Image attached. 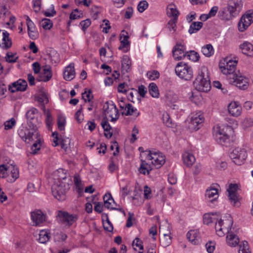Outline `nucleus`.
Instances as JSON below:
<instances>
[{"label":"nucleus","mask_w":253,"mask_h":253,"mask_svg":"<svg viewBox=\"0 0 253 253\" xmlns=\"http://www.w3.org/2000/svg\"><path fill=\"white\" fill-rule=\"evenodd\" d=\"M19 135L23 140L27 143H29L30 141H35L31 146L30 154L32 155L37 154L41 147L40 135L38 130L31 131L29 129L25 131L21 130L19 132Z\"/></svg>","instance_id":"1"},{"label":"nucleus","mask_w":253,"mask_h":253,"mask_svg":"<svg viewBox=\"0 0 253 253\" xmlns=\"http://www.w3.org/2000/svg\"><path fill=\"white\" fill-rule=\"evenodd\" d=\"M241 1L239 0H229L226 7L221 8L218 13V16L222 20H229L238 13L240 8Z\"/></svg>","instance_id":"2"},{"label":"nucleus","mask_w":253,"mask_h":253,"mask_svg":"<svg viewBox=\"0 0 253 253\" xmlns=\"http://www.w3.org/2000/svg\"><path fill=\"white\" fill-rule=\"evenodd\" d=\"M193 85L199 91L207 92L210 90L211 85L207 68L204 67L202 69L194 81Z\"/></svg>","instance_id":"3"},{"label":"nucleus","mask_w":253,"mask_h":253,"mask_svg":"<svg viewBox=\"0 0 253 253\" xmlns=\"http://www.w3.org/2000/svg\"><path fill=\"white\" fill-rule=\"evenodd\" d=\"M175 72L178 77L185 81H190L193 77L192 67L184 62H180L177 64L175 68Z\"/></svg>","instance_id":"4"},{"label":"nucleus","mask_w":253,"mask_h":253,"mask_svg":"<svg viewBox=\"0 0 253 253\" xmlns=\"http://www.w3.org/2000/svg\"><path fill=\"white\" fill-rule=\"evenodd\" d=\"M69 189L68 181L54 182L51 188L53 195L59 201H64L66 199V194Z\"/></svg>","instance_id":"5"},{"label":"nucleus","mask_w":253,"mask_h":253,"mask_svg":"<svg viewBox=\"0 0 253 253\" xmlns=\"http://www.w3.org/2000/svg\"><path fill=\"white\" fill-rule=\"evenodd\" d=\"M232 130V127L228 126H225L222 128L219 127L215 134L216 141L222 145L228 146L230 144L228 132H231Z\"/></svg>","instance_id":"6"},{"label":"nucleus","mask_w":253,"mask_h":253,"mask_svg":"<svg viewBox=\"0 0 253 253\" xmlns=\"http://www.w3.org/2000/svg\"><path fill=\"white\" fill-rule=\"evenodd\" d=\"M233 224V220L230 216L228 218L220 219L215 225V229L218 236H224L225 233H229Z\"/></svg>","instance_id":"7"},{"label":"nucleus","mask_w":253,"mask_h":253,"mask_svg":"<svg viewBox=\"0 0 253 253\" xmlns=\"http://www.w3.org/2000/svg\"><path fill=\"white\" fill-rule=\"evenodd\" d=\"M38 112L37 109L33 107L26 114L27 124L31 131H38V126L41 124V122L39 121L37 116Z\"/></svg>","instance_id":"8"},{"label":"nucleus","mask_w":253,"mask_h":253,"mask_svg":"<svg viewBox=\"0 0 253 253\" xmlns=\"http://www.w3.org/2000/svg\"><path fill=\"white\" fill-rule=\"evenodd\" d=\"M56 218L58 222L70 227L77 221L78 215L76 214H70L65 211H58Z\"/></svg>","instance_id":"9"},{"label":"nucleus","mask_w":253,"mask_h":253,"mask_svg":"<svg viewBox=\"0 0 253 253\" xmlns=\"http://www.w3.org/2000/svg\"><path fill=\"white\" fill-rule=\"evenodd\" d=\"M239 189V185L236 183H231L227 191L228 193V199L231 204L236 207H239L241 205L240 197L237 193V191Z\"/></svg>","instance_id":"10"},{"label":"nucleus","mask_w":253,"mask_h":253,"mask_svg":"<svg viewBox=\"0 0 253 253\" xmlns=\"http://www.w3.org/2000/svg\"><path fill=\"white\" fill-rule=\"evenodd\" d=\"M148 152L147 158L152 160V164L157 169L160 168L165 163V156L163 153L155 150H149Z\"/></svg>","instance_id":"11"},{"label":"nucleus","mask_w":253,"mask_h":253,"mask_svg":"<svg viewBox=\"0 0 253 253\" xmlns=\"http://www.w3.org/2000/svg\"><path fill=\"white\" fill-rule=\"evenodd\" d=\"M230 158L237 165H241L247 157V151L245 149L236 148L230 154Z\"/></svg>","instance_id":"12"},{"label":"nucleus","mask_w":253,"mask_h":253,"mask_svg":"<svg viewBox=\"0 0 253 253\" xmlns=\"http://www.w3.org/2000/svg\"><path fill=\"white\" fill-rule=\"evenodd\" d=\"M232 77L228 78L229 83L234 84L240 89L245 90L248 88L249 84L248 79L237 74H232Z\"/></svg>","instance_id":"13"},{"label":"nucleus","mask_w":253,"mask_h":253,"mask_svg":"<svg viewBox=\"0 0 253 253\" xmlns=\"http://www.w3.org/2000/svg\"><path fill=\"white\" fill-rule=\"evenodd\" d=\"M46 214L41 210H35L31 212V217L33 225L37 226L43 223L46 220Z\"/></svg>","instance_id":"14"},{"label":"nucleus","mask_w":253,"mask_h":253,"mask_svg":"<svg viewBox=\"0 0 253 253\" xmlns=\"http://www.w3.org/2000/svg\"><path fill=\"white\" fill-rule=\"evenodd\" d=\"M237 61L229 60L226 62V65L222 66L220 65L219 67L221 71L223 74L228 75V78L231 77V75L237 74L235 73Z\"/></svg>","instance_id":"15"},{"label":"nucleus","mask_w":253,"mask_h":253,"mask_svg":"<svg viewBox=\"0 0 253 253\" xmlns=\"http://www.w3.org/2000/svg\"><path fill=\"white\" fill-rule=\"evenodd\" d=\"M205 196L207 199V202L210 207H213L217 204V199L218 197L217 189L211 188L207 189Z\"/></svg>","instance_id":"16"},{"label":"nucleus","mask_w":253,"mask_h":253,"mask_svg":"<svg viewBox=\"0 0 253 253\" xmlns=\"http://www.w3.org/2000/svg\"><path fill=\"white\" fill-rule=\"evenodd\" d=\"M188 52L185 51V47L184 45L177 43L173 47L172 54L174 58L176 60H180L185 58Z\"/></svg>","instance_id":"17"},{"label":"nucleus","mask_w":253,"mask_h":253,"mask_svg":"<svg viewBox=\"0 0 253 253\" xmlns=\"http://www.w3.org/2000/svg\"><path fill=\"white\" fill-rule=\"evenodd\" d=\"M204 120L205 118L201 112L193 114L191 117V126L195 130H197L204 122Z\"/></svg>","instance_id":"18"},{"label":"nucleus","mask_w":253,"mask_h":253,"mask_svg":"<svg viewBox=\"0 0 253 253\" xmlns=\"http://www.w3.org/2000/svg\"><path fill=\"white\" fill-rule=\"evenodd\" d=\"M27 86V82L22 79H19L17 81L13 83L11 85H9V90L11 92L16 91H24Z\"/></svg>","instance_id":"19"},{"label":"nucleus","mask_w":253,"mask_h":253,"mask_svg":"<svg viewBox=\"0 0 253 253\" xmlns=\"http://www.w3.org/2000/svg\"><path fill=\"white\" fill-rule=\"evenodd\" d=\"M42 74V75H41L37 78L38 81L46 82L49 81L52 76L50 66L48 65L43 66Z\"/></svg>","instance_id":"20"},{"label":"nucleus","mask_w":253,"mask_h":253,"mask_svg":"<svg viewBox=\"0 0 253 253\" xmlns=\"http://www.w3.org/2000/svg\"><path fill=\"white\" fill-rule=\"evenodd\" d=\"M228 112L233 117H238L242 113V107L237 102H232L228 106Z\"/></svg>","instance_id":"21"},{"label":"nucleus","mask_w":253,"mask_h":253,"mask_svg":"<svg viewBox=\"0 0 253 253\" xmlns=\"http://www.w3.org/2000/svg\"><path fill=\"white\" fill-rule=\"evenodd\" d=\"M75 75L74 64L71 63L65 68L63 74V78L66 81H71L75 78Z\"/></svg>","instance_id":"22"},{"label":"nucleus","mask_w":253,"mask_h":253,"mask_svg":"<svg viewBox=\"0 0 253 253\" xmlns=\"http://www.w3.org/2000/svg\"><path fill=\"white\" fill-rule=\"evenodd\" d=\"M9 177L7 181L12 183L14 182L19 177V170L18 169L15 167V166L11 164L9 165L8 169Z\"/></svg>","instance_id":"23"},{"label":"nucleus","mask_w":253,"mask_h":253,"mask_svg":"<svg viewBox=\"0 0 253 253\" xmlns=\"http://www.w3.org/2000/svg\"><path fill=\"white\" fill-rule=\"evenodd\" d=\"M54 179L56 180L55 182H60V181H68L70 179H67V174L66 171L62 169H58L54 173Z\"/></svg>","instance_id":"24"},{"label":"nucleus","mask_w":253,"mask_h":253,"mask_svg":"<svg viewBox=\"0 0 253 253\" xmlns=\"http://www.w3.org/2000/svg\"><path fill=\"white\" fill-rule=\"evenodd\" d=\"M240 48L243 54L250 56L253 55V45L251 43L245 42L240 45Z\"/></svg>","instance_id":"25"},{"label":"nucleus","mask_w":253,"mask_h":253,"mask_svg":"<svg viewBox=\"0 0 253 253\" xmlns=\"http://www.w3.org/2000/svg\"><path fill=\"white\" fill-rule=\"evenodd\" d=\"M9 34L7 31L2 33V42L0 43V46L4 49H7L11 47L12 42L9 37Z\"/></svg>","instance_id":"26"},{"label":"nucleus","mask_w":253,"mask_h":253,"mask_svg":"<svg viewBox=\"0 0 253 253\" xmlns=\"http://www.w3.org/2000/svg\"><path fill=\"white\" fill-rule=\"evenodd\" d=\"M253 21L249 19V18L244 15L242 16L238 23L239 30L243 32L246 30L251 24Z\"/></svg>","instance_id":"27"},{"label":"nucleus","mask_w":253,"mask_h":253,"mask_svg":"<svg viewBox=\"0 0 253 253\" xmlns=\"http://www.w3.org/2000/svg\"><path fill=\"white\" fill-rule=\"evenodd\" d=\"M187 238L193 244H198L200 241V238L198 232L196 230H190L187 233Z\"/></svg>","instance_id":"28"},{"label":"nucleus","mask_w":253,"mask_h":253,"mask_svg":"<svg viewBox=\"0 0 253 253\" xmlns=\"http://www.w3.org/2000/svg\"><path fill=\"white\" fill-rule=\"evenodd\" d=\"M126 112H123L122 115L125 116H134L138 117L140 115V113L137 111V109L134 108L131 104L128 103L125 106Z\"/></svg>","instance_id":"29"},{"label":"nucleus","mask_w":253,"mask_h":253,"mask_svg":"<svg viewBox=\"0 0 253 253\" xmlns=\"http://www.w3.org/2000/svg\"><path fill=\"white\" fill-rule=\"evenodd\" d=\"M167 14L169 17L176 18L178 19L179 13L176 6L172 3L169 4L167 7Z\"/></svg>","instance_id":"30"},{"label":"nucleus","mask_w":253,"mask_h":253,"mask_svg":"<svg viewBox=\"0 0 253 253\" xmlns=\"http://www.w3.org/2000/svg\"><path fill=\"white\" fill-rule=\"evenodd\" d=\"M182 159L184 164L187 167L191 166L195 161L194 156L188 152H185L183 154Z\"/></svg>","instance_id":"31"},{"label":"nucleus","mask_w":253,"mask_h":253,"mask_svg":"<svg viewBox=\"0 0 253 253\" xmlns=\"http://www.w3.org/2000/svg\"><path fill=\"white\" fill-rule=\"evenodd\" d=\"M152 169L150 165L146 163L145 161L141 160V164L138 169L140 173L144 175L149 174Z\"/></svg>","instance_id":"32"},{"label":"nucleus","mask_w":253,"mask_h":253,"mask_svg":"<svg viewBox=\"0 0 253 253\" xmlns=\"http://www.w3.org/2000/svg\"><path fill=\"white\" fill-rule=\"evenodd\" d=\"M50 232L48 230H42L39 234L38 240L39 242L42 244H45L49 240L50 238Z\"/></svg>","instance_id":"33"},{"label":"nucleus","mask_w":253,"mask_h":253,"mask_svg":"<svg viewBox=\"0 0 253 253\" xmlns=\"http://www.w3.org/2000/svg\"><path fill=\"white\" fill-rule=\"evenodd\" d=\"M228 244L230 246H236L239 243V239L236 235L232 233H228L226 236Z\"/></svg>","instance_id":"34"},{"label":"nucleus","mask_w":253,"mask_h":253,"mask_svg":"<svg viewBox=\"0 0 253 253\" xmlns=\"http://www.w3.org/2000/svg\"><path fill=\"white\" fill-rule=\"evenodd\" d=\"M121 62L122 71L126 72H129L131 67V61L129 57L127 55L123 56Z\"/></svg>","instance_id":"35"},{"label":"nucleus","mask_w":253,"mask_h":253,"mask_svg":"<svg viewBox=\"0 0 253 253\" xmlns=\"http://www.w3.org/2000/svg\"><path fill=\"white\" fill-rule=\"evenodd\" d=\"M203 54L207 57L211 56L214 54V49L211 44H207L202 47Z\"/></svg>","instance_id":"36"},{"label":"nucleus","mask_w":253,"mask_h":253,"mask_svg":"<svg viewBox=\"0 0 253 253\" xmlns=\"http://www.w3.org/2000/svg\"><path fill=\"white\" fill-rule=\"evenodd\" d=\"M203 25V24L201 22H193L190 26L188 32L190 34L196 33L202 28Z\"/></svg>","instance_id":"37"},{"label":"nucleus","mask_w":253,"mask_h":253,"mask_svg":"<svg viewBox=\"0 0 253 253\" xmlns=\"http://www.w3.org/2000/svg\"><path fill=\"white\" fill-rule=\"evenodd\" d=\"M103 200L104 207L108 209L111 210V208L112 207L111 206L112 202L116 204L114 200L113 199L111 193H110L105 194V195L103 196Z\"/></svg>","instance_id":"38"},{"label":"nucleus","mask_w":253,"mask_h":253,"mask_svg":"<svg viewBox=\"0 0 253 253\" xmlns=\"http://www.w3.org/2000/svg\"><path fill=\"white\" fill-rule=\"evenodd\" d=\"M149 92L150 95L154 98H158L159 96V91L157 85L154 83H151L149 84Z\"/></svg>","instance_id":"39"},{"label":"nucleus","mask_w":253,"mask_h":253,"mask_svg":"<svg viewBox=\"0 0 253 253\" xmlns=\"http://www.w3.org/2000/svg\"><path fill=\"white\" fill-rule=\"evenodd\" d=\"M213 213L211 214L210 213H205L203 216V222L204 224L209 225L211 223H217L218 219L213 217Z\"/></svg>","instance_id":"40"},{"label":"nucleus","mask_w":253,"mask_h":253,"mask_svg":"<svg viewBox=\"0 0 253 253\" xmlns=\"http://www.w3.org/2000/svg\"><path fill=\"white\" fill-rule=\"evenodd\" d=\"M171 237L168 234H164L160 239L161 245L164 247L169 246L171 243Z\"/></svg>","instance_id":"41"},{"label":"nucleus","mask_w":253,"mask_h":253,"mask_svg":"<svg viewBox=\"0 0 253 253\" xmlns=\"http://www.w3.org/2000/svg\"><path fill=\"white\" fill-rule=\"evenodd\" d=\"M110 111H113L115 114V117H114L112 114H110L109 116L111 118V122H115L117 121L119 117V110L117 109L116 105L112 102L111 104L110 105Z\"/></svg>","instance_id":"42"},{"label":"nucleus","mask_w":253,"mask_h":253,"mask_svg":"<svg viewBox=\"0 0 253 253\" xmlns=\"http://www.w3.org/2000/svg\"><path fill=\"white\" fill-rule=\"evenodd\" d=\"M177 18H174L171 19L168 23L167 27L169 31L174 32L176 31V23L177 22Z\"/></svg>","instance_id":"43"},{"label":"nucleus","mask_w":253,"mask_h":253,"mask_svg":"<svg viewBox=\"0 0 253 253\" xmlns=\"http://www.w3.org/2000/svg\"><path fill=\"white\" fill-rule=\"evenodd\" d=\"M42 26L44 30H50L52 26L53 23L49 19L44 18L42 20Z\"/></svg>","instance_id":"44"},{"label":"nucleus","mask_w":253,"mask_h":253,"mask_svg":"<svg viewBox=\"0 0 253 253\" xmlns=\"http://www.w3.org/2000/svg\"><path fill=\"white\" fill-rule=\"evenodd\" d=\"M166 98L167 102L170 104L176 102L178 98L177 95L172 92L168 93L166 95Z\"/></svg>","instance_id":"45"},{"label":"nucleus","mask_w":253,"mask_h":253,"mask_svg":"<svg viewBox=\"0 0 253 253\" xmlns=\"http://www.w3.org/2000/svg\"><path fill=\"white\" fill-rule=\"evenodd\" d=\"M242 126L244 129L253 126V118H246L242 121Z\"/></svg>","instance_id":"46"},{"label":"nucleus","mask_w":253,"mask_h":253,"mask_svg":"<svg viewBox=\"0 0 253 253\" xmlns=\"http://www.w3.org/2000/svg\"><path fill=\"white\" fill-rule=\"evenodd\" d=\"M186 56L190 60L195 62L198 61L200 57L199 53L194 50H191L189 52H188Z\"/></svg>","instance_id":"47"},{"label":"nucleus","mask_w":253,"mask_h":253,"mask_svg":"<svg viewBox=\"0 0 253 253\" xmlns=\"http://www.w3.org/2000/svg\"><path fill=\"white\" fill-rule=\"evenodd\" d=\"M46 118H45V123L48 129H50L51 128V126L52 125V121L53 118L52 116L50 113L49 110H47L46 113Z\"/></svg>","instance_id":"48"},{"label":"nucleus","mask_w":253,"mask_h":253,"mask_svg":"<svg viewBox=\"0 0 253 253\" xmlns=\"http://www.w3.org/2000/svg\"><path fill=\"white\" fill-rule=\"evenodd\" d=\"M189 99L193 103L198 104L202 99V96L198 92L197 93L192 92V95L189 97Z\"/></svg>","instance_id":"49"},{"label":"nucleus","mask_w":253,"mask_h":253,"mask_svg":"<svg viewBox=\"0 0 253 253\" xmlns=\"http://www.w3.org/2000/svg\"><path fill=\"white\" fill-rule=\"evenodd\" d=\"M66 124L65 118L63 116H58L57 119L58 127L60 130L65 129V126Z\"/></svg>","instance_id":"50"},{"label":"nucleus","mask_w":253,"mask_h":253,"mask_svg":"<svg viewBox=\"0 0 253 253\" xmlns=\"http://www.w3.org/2000/svg\"><path fill=\"white\" fill-rule=\"evenodd\" d=\"M9 166L3 164L0 166V177H5L8 174Z\"/></svg>","instance_id":"51"},{"label":"nucleus","mask_w":253,"mask_h":253,"mask_svg":"<svg viewBox=\"0 0 253 253\" xmlns=\"http://www.w3.org/2000/svg\"><path fill=\"white\" fill-rule=\"evenodd\" d=\"M147 76L150 80H155L160 77V73L157 70H153L152 71H149L147 73Z\"/></svg>","instance_id":"52"},{"label":"nucleus","mask_w":253,"mask_h":253,"mask_svg":"<svg viewBox=\"0 0 253 253\" xmlns=\"http://www.w3.org/2000/svg\"><path fill=\"white\" fill-rule=\"evenodd\" d=\"M37 101L40 103L46 104L48 102V99L45 93L41 91L37 98Z\"/></svg>","instance_id":"53"},{"label":"nucleus","mask_w":253,"mask_h":253,"mask_svg":"<svg viewBox=\"0 0 253 253\" xmlns=\"http://www.w3.org/2000/svg\"><path fill=\"white\" fill-rule=\"evenodd\" d=\"M82 97L84 100V101L85 102L87 101L89 102H90V101L93 97L92 94L91 90L89 89L87 92L86 90H85L84 92L82 93Z\"/></svg>","instance_id":"54"},{"label":"nucleus","mask_w":253,"mask_h":253,"mask_svg":"<svg viewBox=\"0 0 253 253\" xmlns=\"http://www.w3.org/2000/svg\"><path fill=\"white\" fill-rule=\"evenodd\" d=\"M16 124V121L14 118H11L8 121H6L4 124V128L6 130L11 129Z\"/></svg>","instance_id":"55"},{"label":"nucleus","mask_w":253,"mask_h":253,"mask_svg":"<svg viewBox=\"0 0 253 253\" xmlns=\"http://www.w3.org/2000/svg\"><path fill=\"white\" fill-rule=\"evenodd\" d=\"M239 253H251V252L249 251L248 244L247 241H244L243 242V245L240 246Z\"/></svg>","instance_id":"56"},{"label":"nucleus","mask_w":253,"mask_h":253,"mask_svg":"<svg viewBox=\"0 0 253 253\" xmlns=\"http://www.w3.org/2000/svg\"><path fill=\"white\" fill-rule=\"evenodd\" d=\"M148 6V2L145 0H143L140 1L138 4L137 9L139 12L142 13L147 8Z\"/></svg>","instance_id":"57"},{"label":"nucleus","mask_w":253,"mask_h":253,"mask_svg":"<svg viewBox=\"0 0 253 253\" xmlns=\"http://www.w3.org/2000/svg\"><path fill=\"white\" fill-rule=\"evenodd\" d=\"M82 110L83 108L81 106V108L76 112L75 115V118L79 123H81L84 120L83 115H82Z\"/></svg>","instance_id":"58"},{"label":"nucleus","mask_w":253,"mask_h":253,"mask_svg":"<svg viewBox=\"0 0 253 253\" xmlns=\"http://www.w3.org/2000/svg\"><path fill=\"white\" fill-rule=\"evenodd\" d=\"M91 21L89 19H86L83 20L80 22V25L82 26V29L84 32L85 31L86 29L90 25Z\"/></svg>","instance_id":"59"},{"label":"nucleus","mask_w":253,"mask_h":253,"mask_svg":"<svg viewBox=\"0 0 253 253\" xmlns=\"http://www.w3.org/2000/svg\"><path fill=\"white\" fill-rule=\"evenodd\" d=\"M101 125L104 130H111L112 129V127L109 124L108 120L106 118H103L102 121L101 122Z\"/></svg>","instance_id":"60"},{"label":"nucleus","mask_w":253,"mask_h":253,"mask_svg":"<svg viewBox=\"0 0 253 253\" xmlns=\"http://www.w3.org/2000/svg\"><path fill=\"white\" fill-rule=\"evenodd\" d=\"M33 8L35 11L38 12L40 11L41 6V0H33Z\"/></svg>","instance_id":"61"},{"label":"nucleus","mask_w":253,"mask_h":253,"mask_svg":"<svg viewBox=\"0 0 253 253\" xmlns=\"http://www.w3.org/2000/svg\"><path fill=\"white\" fill-rule=\"evenodd\" d=\"M151 190L147 185H145L144 187V198L149 199L151 198Z\"/></svg>","instance_id":"62"},{"label":"nucleus","mask_w":253,"mask_h":253,"mask_svg":"<svg viewBox=\"0 0 253 253\" xmlns=\"http://www.w3.org/2000/svg\"><path fill=\"white\" fill-rule=\"evenodd\" d=\"M138 93L142 97H144L147 93V88L143 85H141L138 87Z\"/></svg>","instance_id":"63"},{"label":"nucleus","mask_w":253,"mask_h":253,"mask_svg":"<svg viewBox=\"0 0 253 253\" xmlns=\"http://www.w3.org/2000/svg\"><path fill=\"white\" fill-rule=\"evenodd\" d=\"M206 247L209 253H212L214 250V244L211 242H209L206 244Z\"/></svg>","instance_id":"64"}]
</instances>
